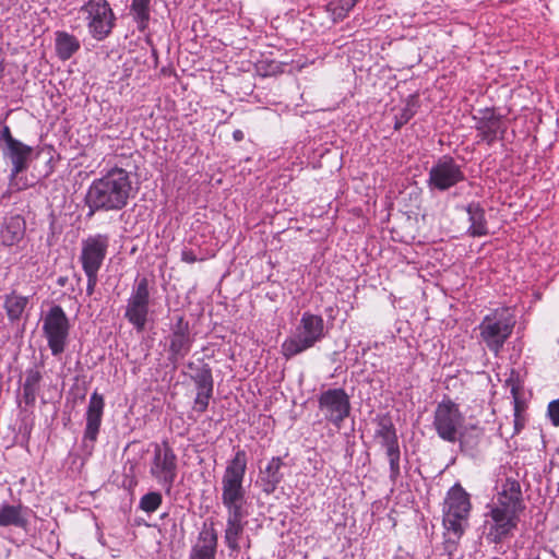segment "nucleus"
Returning <instances> with one entry per match:
<instances>
[{"mask_svg": "<svg viewBox=\"0 0 559 559\" xmlns=\"http://www.w3.org/2000/svg\"><path fill=\"white\" fill-rule=\"evenodd\" d=\"M247 454L243 450L236 451L227 462L222 477V503L227 510L224 539L233 552H239V539L243 534L246 512V489L243 487L247 471Z\"/></svg>", "mask_w": 559, "mask_h": 559, "instance_id": "f257e3e1", "label": "nucleus"}, {"mask_svg": "<svg viewBox=\"0 0 559 559\" xmlns=\"http://www.w3.org/2000/svg\"><path fill=\"white\" fill-rule=\"evenodd\" d=\"M131 192L130 174L120 167L109 169L100 178L94 179L87 189L85 195L87 216H93L98 211L123 209L128 204Z\"/></svg>", "mask_w": 559, "mask_h": 559, "instance_id": "f03ea898", "label": "nucleus"}, {"mask_svg": "<svg viewBox=\"0 0 559 559\" xmlns=\"http://www.w3.org/2000/svg\"><path fill=\"white\" fill-rule=\"evenodd\" d=\"M324 336L323 318L310 312H304L294 334L282 344V353L289 359L313 347Z\"/></svg>", "mask_w": 559, "mask_h": 559, "instance_id": "7ed1b4c3", "label": "nucleus"}, {"mask_svg": "<svg viewBox=\"0 0 559 559\" xmlns=\"http://www.w3.org/2000/svg\"><path fill=\"white\" fill-rule=\"evenodd\" d=\"M515 320L510 309H496L487 314L480 325V337L488 349L498 355L506 341L512 334Z\"/></svg>", "mask_w": 559, "mask_h": 559, "instance_id": "20e7f679", "label": "nucleus"}, {"mask_svg": "<svg viewBox=\"0 0 559 559\" xmlns=\"http://www.w3.org/2000/svg\"><path fill=\"white\" fill-rule=\"evenodd\" d=\"M150 474L170 495L178 475V457L167 440L153 444Z\"/></svg>", "mask_w": 559, "mask_h": 559, "instance_id": "39448f33", "label": "nucleus"}, {"mask_svg": "<svg viewBox=\"0 0 559 559\" xmlns=\"http://www.w3.org/2000/svg\"><path fill=\"white\" fill-rule=\"evenodd\" d=\"M79 16L96 40L107 38L115 27L116 16L107 0H88L79 9Z\"/></svg>", "mask_w": 559, "mask_h": 559, "instance_id": "423d86ee", "label": "nucleus"}, {"mask_svg": "<svg viewBox=\"0 0 559 559\" xmlns=\"http://www.w3.org/2000/svg\"><path fill=\"white\" fill-rule=\"evenodd\" d=\"M151 305L150 283L146 277L136 280L127 300L124 318L136 330L143 332L148 321Z\"/></svg>", "mask_w": 559, "mask_h": 559, "instance_id": "0eeeda50", "label": "nucleus"}, {"mask_svg": "<svg viewBox=\"0 0 559 559\" xmlns=\"http://www.w3.org/2000/svg\"><path fill=\"white\" fill-rule=\"evenodd\" d=\"M69 319L60 306L49 309L43 322V332L53 356H59L66 349L69 337Z\"/></svg>", "mask_w": 559, "mask_h": 559, "instance_id": "6e6552de", "label": "nucleus"}, {"mask_svg": "<svg viewBox=\"0 0 559 559\" xmlns=\"http://www.w3.org/2000/svg\"><path fill=\"white\" fill-rule=\"evenodd\" d=\"M318 403L324 418L336 428H341L350 414L349 396L344 389H328L320 394Z\"/></svg>", "mask_w": 559, "mask_h": 559, "instance_id": "1a4fd4ad", "label": "nucleus"}, {"mask_svg": "<svg viewBox=\"0 0 559 559\" xmlns=\"http://www.w3.org/2000/svg\"><path fill=\"white\" fill-rule=\"evenodd\" d=\"M110 238L106 234H95L82 240L80 262L83 271L99 272L107 251Z\"/></svg>", "mask_w": 559, "mask_h": 559, "instance_id": "9d476101", "label": "nucleus"}, {"mask_svg": "<svg viewBox=\"0 0 559 559\" xmlns=\"http://www.w3.org/2000/svg\"><path fill=\"white\" fill-rule=\"evenodd\" d=\"M486 521L488 526L487 539L491 543L499 544L513 534L518 527L520 516L508 512L500 511V509L490 508Z\"/></svg>", "mask_w": 559, "mask_h": 559, "instance_id": "9b49d317", "label": "nucleus"}, {"mask_svg": "<svg viewBox=\"0 0 559 559\" xmlns=\"http://www.w3.org/2000/svg\"><path fill=\"white\" fill-rule=\"evenodd\" d=\"M490 508L500 509V511L520 516V513L525 508L520 483L510 478L506 479Z\"/></svg>", "mask_w": 559, "mask_h": 559, "instance_id": "f8f14e48", "label": "nucleus"}, {"mask_svg": "<svg viewBox=\"0 0 559 559\" xmlns=\"http://www.w3.org/2000/svg\"><path fill=\"white\" fill-rule=\"evenodd\" d=\"M104 407L105 401L103 395L98 394L95 391L90 397L85 415L86 426L83 436L84 448H90L92 450L95 441L97 440V436L102 425Z\"/></svg>", "mask_w": 559, "mask_h": 559, "instance_id": "ddd939ff", "label": "nucleus"}, {"mask_svg": "<svg viewBox=\"0 0 559 559\" xmlns=\"http://www.w3.org/2000/svg\"><path fill=\"white\" fill-rule=\"evenodd\" d=\"M218 535L214 524H204L197 543L192 546L189 559H215Z\"/></svg>", "mask_w": 559, "mask_h": 559, "instance_id": "4468645a", "label": "nucleus"}, {"mask_svg": "<svg viewBox=\"0 0 559 559\" xmlns=\"http://www.w3.org/2000/svg\"><path fill=\"white\" fill-rule=\"evenodd\" d=\"M191 348V338L189 336L188 323L183 321L182 317H178L177 323L173 328L169 335V360L177 362L182 359Z\"/></svg>", "mask_w": 559, "mask_h": 559, "instance_id": "2eb2a0df", "label": "nucleus"}, {"mask_svg": "<svg viewBox=\"0 0 559 559\" xmlns=\"http://www.w3.org/2000/svg\"><path fill=\"white\" fill-rule=\"evenodd\" d=\"M433 426L443 440L454 441V403L450 399L437 406Z\"/></svg>", "mask_w": 559, "mask_h": 559, "instance_id": "dca6fc26", "label": "nucleus"}, {"mask_svg": "<svg viewBox=\"0 0 559 559\" xmlns=\"http://www.w3.org/2000/svg\"><path fill=\"white\" fill-rule=\"evenodd\" d=\"M284 465L282 457L273 456L264 467H260L258 484L264 493H273L282 483L284 478L282 468Z\"/></svg>", "mask_w": 559, "mask_h": 559, "instance_id": "f3484780", "label": "nucleus"}, {"mask_svg": "<svg viewBox=\"0 0 559 559\" xmlns=\"http://www.w3.org/2000/svg\"><path fill=\"white\" fill-rule=\"evenodd\" d=\"M429 185L439 190H447L454 185V159L443 156L430 169Z\"/></svg>", "mask_w": 559, "mask_h": 559, "instance_id": "a211bd4d", "label": "nucleus"}, {"mask_svg": "<svg viewBox=\"0 0 559 559\" xmlns=\"http://www.w3.org/2000/svg\"><path fill=\"white\" fill-rule=\"evenodd\" d=\"M29 512V508L21 503H2L0 506V527L14 526L25 530L28 525Z\"/></svg>", "mask_w": 559, "mask_h": 559, "instance_id": "6ab92c4d", "label": "nucleus"}, {"mask_svg": "<svg viewBox=\"0 0 559 559\" xmlns=\"http://www.w3.org/2000/svg\"><path fill=\"white\" fill-rule=\"evenodd\" d=\"M477 130L481 140L491 144L504 133L506 128L501 118L496 116L493 110L486 109L477 121Z\"/></svg>", "mask_w": 559, "mask_h": 559, "instance_id": "aec40b11", "label": "nucleus"}, {"mask_svg": "<svg viewBox=\"0 0 559 559\" xmlns=\"http://www.w3.org/2000/svg\"><path fill=\"white\" fill-rule=\"evenodd\" d=\"M4 156L8 157L12 164V175L17 176L28 168V163L33 153V147L19 141L14 145L4 148Z\"/></svg>", "mask_w": 559, "mask_h": 559, "instance_id": "412c9836", "label": "nucleus"}, {"mask_svg": "<svg viewBox=\"0 0 559 559\" xmlns=\"http://www.w3.org/2000/svg\"><path fill=\"white\" fill-rule=\"evenodd\" d=\"M25 231V222L20 215L4 218L0 230V240L4 246H13L19 242Z\"/></svg>", "mask_w": 559, "mask_h": 559, "instance_id": "4be33fe9", "label": "nucleus"}, {"mask_svg": "<svg viewBox=\"0 0 559 559\" xmlns=\"http://www.w3.org/2000/svg\"><path fill=\"white\" fill-rule=\"evenodd\" d=\"M463 211L469 223L467 233L473 237L487 235L488 229L484 209L478 203H471Z\"/></svg>", "mask_w": 559, "mask_h": 559, "instance_id": "5701e85b", "label": "nucleus"}, {"mask_svg": "<svg viewBox=\"0 0 559 559\" xmlns=\"http://www.w3.org/2000/svg\"><path fill=\"white\" fill-rule=\"evenodd\" d=\"M55 36L56 55L60 60H69L80 50L81 43L74 35L58 31Z\"/></svg>", "mask_w": 559, "mask_h": 559, "instance_id": "b1692460", "label": "nucleus"}, {"mask_svg": "<svg viewBox=\"0 0 559 559\" xmlns=\"http://www.w3.org/2000/svg\"><path fill=\"white\" fill-rule=\"evenodd\" d=\"M3 298V308L8 320L11 323L21 321L29 302V298L17 294L15 290L4 295Z\"/></svg>", "mask_w": 559, "mask_h": 559, "instance_id": "393cba45", "label": "nucleus"}, {"mask_svg": "<svg viewBox=\"0 0 559 559\" xmlns=\"http://www.w3.org/2000/svg\"><path fill=\"white\" fill-rule=\"evenodd\" d=\"M484 439V431L481 428L472 426L466 428L464 431L460 433V447L461 451L474 455L478 450L481 441Z\"/></svg>", "mask_w": 559, "mask_h": 559, "instance_id": "a878e982", "label": "nucleus"}, {"mask_svg": "<svg viewBox=\"0 0 559 559\" xmlns=\"http://www.w3.org/2000/svg\"><path fill=\"white\" fill-rule=\"evenodd\" d=\"M189 368L194 370L191 379L195 383L197 390L203 392H213L214 381L211 367L207 364L194 366L193 362H190Z\"/></svg>", "mask_w": 559, "mask_h": 559, "instance_id": "bb28decb", "label": "nucleus"}, {"mask_svg": "<svg viewBox=\"0 0 559 559\" xmlns=\"http://www.w3.org/2000/svg\"><path fill=\"white\" fill-rule=\"evenodd\" d=\"M469 495L456 483V535L463 533L462 521H465L471 512Z\"/></svg>", "mask_w": 559, "mask_h": 559, "instance_id": "cd10ccee", "label": "nucleus"}, {"mask_svg": "<svg viewBox=\"0 0 559 559\" xmlns=\"http://www.w3.org/2000/svg\"><path fill=\"white\" fill-rule=\"evenodd\" d=\"M41 373L37 369H28L25 373V381L23 383V400L25 404L32 405L36 401L39 391V383Z\"/></svg>", "mask_w": 559, "mask_h": 559, "instance_id": "c85d7f7f", "label": "nucleus"}, {"mask_svg": "<svg viewBox=\"0 0 559 559\" xmlns=\"http://www.w3.org/2000/svg\"><path fill=\"white\" fill-rule=\"evenodd\" d=\"M151 0H132L130 14L136 23L138 29L144 32L148 25L151 10Z\"/></svg>", "mask_w": 559, "mask_h": 559, "instance_id": "c756f323", "label": "nucleus"}, {"mask_svg": "<svg viewBox=\"0 0 559 559\" xmlns=\"http://www.w3.org/2000/svg\"><path fill=\"white\" fill-rule=\"evenodd\" d=\"M376 437L380 438L381 444L385 448V451L399 447L396 430L390 419L384 418L379 421Z\"/></svg>", "mask_w": 559, "mask_h": 559, "instance_id": "7c9ffc66", "label": "nucleus"}, {"mask_svg": "<svg viewBox=\"0 0 559 559\" xmlns=\"http://www.w3.org/2000/svg\"><path fill=\"white\" fill-rule=\"evenodd\" d=\"M360 0H337L328 4L334 22L344 20Z\"/></svg>", "mask_w": 559, "mask_h": 559, "instance_id": "2f4dec72", "label": "nucleus"}, {"mask_svg": "<svg viewBox=\"0 0 559 559\" xmlns=\"http://www.w3.org/2000/svg\"><path fill=\"white\" fill-rule=\"evenodd\" d=\"M510 392H511V395L513 397V416H514V419H513V423H514L513 435H518L524 428L526 420H525L524 415L522 414L523 408H522V404H521L520 399H519V386L513 384L511 386Z\"/></svg>", "mask_w": 559, "mask_h": 559, "instance_id": "473e14b6", "label": "nucleus"}, {"mask_svg": "<svg viewBox=\"0 0 559 559\" xmlns=\"http://www.w3.org/2000/svg\"><path fill=\"white\" fill-rule=\"evenodd\" d=\"M454 508V486H452L448 490V496L444 500V507H443V526L444 528L450 532L454 531V512L452 511Z\"/></svg>", "mask_w": 559, "mask_h": 559, "instance_id": "72a5a7b5", "label": "nucleus"}, {"mask_svg": "<svg viewBox=\"0 0 559 559\" xmlns=\"http://www.w3.org/2000/svg\"><path fill=\"white\" fill-rule=\"evenodd\" d=\"M416 114V98L411 96L405 107L395 117L394 129L399 130L406 124Z\"/></svg>", "mask_w": 559, "mask_h": 559, "instance_id": "f704fd0d", "label": "nucleus"}, {"mask_svg": "<svg viewBox=\"0 0 559 559\" xmlns=\"http://www.w3.org/2000/svg\"><path fill=\"white\" fill-rule=\"evenodd\" d=\"M163 497L157 491H151L145 493L140 499V509L143 510L146 513H153L155 512L162 504Z\"/></svg>", "mask_w": 559, "mask_h": 559, "instance_id": "c9c22d12", "label": "nucleus"}, {"mask_svg": "<svg viewBox=\"0 0 559 559\" xmlns=\"http://www.w3.org/2000/svg\"><path fill=\"white\" fill-rule=\"evenodd\" d=\"M386 456L389 459L390 464V479L395 483L397 478L400 477L401 469H400V459H401V452L400 447L389 449L385 451Z\"/></svg>", "mask_w": 559, "mask_h": 559, "instance_id": "e433bc0d", "label": "nucleus"}, {"mask_svg": "<svg viewBox=\"0 0 559 559\" xmlns=\"http://www.w3.org/2000/svg\"><path fill=\"white\" fill-rule=\"evenodd\" d=\"M212 395L213 392L198 391L194 399L193 409L198 413H204L207 409Z\"/></svg>", "mask_w": 559, "mask_h": 559, "instance_id": "4c0bfd02", "label": "nucleus"}, {"mask_svg": "<svg viewBox=\"0 0 559 559\" xmlns=\"http://www.w3.org/2000/svg\"><path fill=\"white\" fill-rule=\"evenodd\" d=\"M548 416L554 426H559V400L551 401L548 404Z\"/></svg>", "mask_w": 559, "mask_h": 559, "instance_id": "58836bf2", "label": "nucleus"}, {"mask_svg": "<svg viewBox=\"0 0 559 559\" xmlns=\"http://www.w3.org/2000/svg\"><path fill=\"white\" fill-rule=\"evenodd\" d=\"M87 277L86 294L92 296L98 282V272L84 271Z\"/></svg>", "mask_w": 559, "mask_h": 559, "instance_id": "ea45409f", "label": "nucleus"}, {"mask_svg": "<svg viewBox=\"0 0 559 559\" xmlns=\"http://www.w3.org/2000/svg\"><path fill=\"white\" fill-rule=\"evenodd\" d=\"M0 140L4 142V148H8L19 142V140L12 136L11 130L8 126H4L0 131Z\"/></svg>", "mask_w": 559, "mask_h": 559, "instance_id": "a19ab883", "label": "nucleus"}, {"mask_svg": "<svg viewBox=\"0 0 559 559\" xmlns=\"http://www.w3.org/2000/svg\"><path fill=\"white\" fill-rule=\"evenodd\" d=\"M181 260L187 263H194L198 261V258L192 249L185 248L181 251Z\"/></svg>", "mask_w": 559, "mask_h": 559, "instance_id": "79ce46f5", "label": "nucleus"}, {"mask_svg": "<svg viewBox=\"0 0 559 559\" xmlns=\"http://www.w3.org/2000/svg\"><path fill=\"white\" fill-rule=\"evenodd\" d=\"M243 132L241 130H235L233 132V138L235 141L239 142V141H242L243 140Z\"/></svg>", "mask_w": 559, "mask_h": 559, "instance_id": "37998d69", "label": "nucleus"}, {"mask_svg": "<svg viewBox=\"0 0 559 559\" xmlns=\"http://www.w3.org/2000/svg\"><path fill=\"white\" fill-rule=\"evenodd\" d=\"M455 178H456V182L463 179V175L461 174V171L457 168H456Z\"/></svg>", "mask_w": 559, "mask_h": 559, "instance_id": "c03bdc74", "label": "nucleus"}, {"mask_svg": "<svg viewBox=\"0 0 559 559\" xmlns=\"http://www.w3.org/2000/svg\"><path fill=\"white\" fill-rule=\"evenodd\" d=\"M66 282H67V277H59V278H58V284H59L60 286H63V285L66 284Z\"/></svg>", "mask_w": 559, "mask_h": 559, "instance_id": "a18cd8bd", "label": "nucleus"}]
</instances>
